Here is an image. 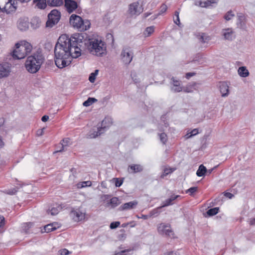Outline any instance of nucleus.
<instances>
[{
	"label": "nucleus",
	"mask_w": 255,
	"mask_h": 255,
	"mask_svg": "<svg viewBox=\"0 0 255 255\" xmlns=\"http://www.w3.org/2000/svg\"><path fill=\"white\" fill-rule=\"evenodd\" d=\"M33 224L31 222L25 223L22 225V228L25 233H27L29 229L31 227Z\"/></svg>",
	"instance_id": "32"
},
{
	"label": "nucleus",
	"mask_w": 255,
	"mask_h": 255,
	"mask_svg": "<svg viewBox=\"0 0 255 255\" xmlns=\"http://www.w3.org/2000/svg\"><path fill=\"white\" fill-rule=\"evenodd\" d=\"M131 251V249L125 250L122 251L116 254L115 255H124V253H127V252H129Z\"/></svg>",
	"instance_id": "48"
},
{
	"label": "nucleus",
	"mask_w": 255,
	"mask_h": 255,
	"mask_svg": "<svg viewBox=\"0 0 255 255\" xmlns=\"http://www.w3.org/2000/svg\"><path fill=\"white\" fill-rule=\"evenodd\" d=\"M158 232L161 235H165L171 238H174V234L171 229L170 225L161 223L157 227Z\"/></svg>",
	"instance_id": "8"
},
{
	"label": "nucleus",
	"mask_w": 255,
	"mask_h": 255,
	"mask_svg": "<svg viewBox=\"0 0 255 255\" xmlns=\"http://www.w3.org/2000/svg\"><path fill=\"white\" fill-rule=\"evenodd\" d=\"M207 172V169L203 165L199 166L198 169L197 171L196 174L199 177H202L205 175V173Z\"/></svg>",
	"instance_id": "25"
},
{
	"label": "nucleus",
	"mask_w": 255,
	"mask_h": 255,
	"mask_svg": "<svg viewBox=\"0 0 255 255\" xmlns=\"http://www.w3.org/2000/svg\"><path fill=\"white\" fill-rule=\"evenodd\" d=\"M197 84L195 82H193L192 84H190L189 85V87L191 88H194L196 86Z\"/></svg>",
	"instance_id": "54"
},
{
	"label": "nucleus",
	"mask_w": 255,
	"mask_h": 255,
	"mask_svg": "<svg viewBox=\"0 0 255 255\" xmlns=\"http://www.w3.org/2000/svg\"><path fill=\"white\" fill-rule=\"evenodd\" d=\"M86 212L80 208L72 210L70 212V216L75 222H80L85 219Z\"/></svg>",
	"instance_id": "9"
},
{
	"label": "nucleus",
	"mask_w": 255,
	"mask_h": 255,
	"mask_svg": "<svg viewBox=\"0 0 255 255\" xmlns=\"http://www.w3.org/2000/svg\"><path fill=\"white\" fill-rule=\"evenodd\" d=\"M49 120V116L45 115L41 118V120L43 122H47Z\"/></svg>",
	"instance_id": "52"
},
{
	"label": "nucleus",
	"mask_w": 255,
	"mask_h": 255,
	"mask_svg": "<svg viewBox=\"0 0 255 255\" xmlns=\"http://www.w3.org/2000/svg\"><path fill=\"white\" fill-rule=\"evenodd\" d=\"M196 75V73L195 72H189V73H187L186 74V75H185V77L187 78V79H189L190 77L194 76Z\"/></svg>",
	"instance_id": "49"
},
{
	"label": "nucleus",
	"mask_w": 255,
	"mask_h": 255,
	"mask_svg": "<svg viewBox=\"0 0 255 255\" xmlns=\"http://www.w3.org/2000/svg\"><path fill=\"white\" fill-rule=\"evenodd\" d=\"M32 49L31 44L25 40H22L15 45L12 56L15 59H21L25 58Z\"/></svg>",
	"instance_id": "4"
},
{
	"label": "nucleus",
	"mask_w": 255,
	"mask_h": 255,
	"mask_svg": "<svg viewBox=\"0 0 255 255\" xmlns=\"http://www.w3.org/2000/svg\"><path fill=\"white\" fill-rule=\"evenodd\" d=\"M0 223L1 225L4 223V218L2 216H0Z\"/></svg>",
	"instance_id": "53"
},
{
	"label": "nucleus",
	"mask_w": 255,
	"mask_h": 255,
	"mask_svg": "<svg viewBox=\"0 0 255 255\" xmlns=\"http://www.w3.org/2000/svg\"><path fill=\"white\" fill-rule=\"evenodd\" d=\"M106 127H100L97 129V131H94L93 133H91L89 135L91 138H95L98 136L101 135L102 133H103L105 131Z\"/></svg>",
	"instance_id": "21"
},
{
	"label": "nucleus",
	"mask_w": 255,
	"mask_h": 255,
	"mask_svg": "<svg viewBox=\"0 0 255 255\" xmlns=\"http://www.w3.org/2000/svg\"><path fill=\"white\" fill-rule=\"evenodd\" d=\"M17 192V189L15 188H13L11 189L6 190L5 191V193L7 194L12 195L15 194Z\"/></svg>",
	"instance_id": "41"
},
{
	"label": "nucleus",
	"mask_w": 255,
	"mask_h": 255,
	"mask_svg": "<svg viewBox=\"0 0 255 255\" xmlns=\"http://www.w3.org/2000/svg\"><path fill=\"white\" fill-rule=\"evenodd\" d=\"M238 17L240 20H242V19H244L245 18L244 16L243 15H239Z\"/></svg>",
	"instance_id": "59"
},
{
	"label": "nucleus",
	"mask_w": 255,
	"mask_h": 255,
	"mask_svg": "<svg viewBox=\"0 0 255 255\" xmlns=\"http://www.w3.org/2000/svg\"><path fill=\"white\" fill-rule=\"evenodd\" d=\"M238 73L240 76L246 77L249 76V72L245 67H241L239 68Z\"/></svg>",
	"instance_id": "24"
},
{
	"label": "nucleus",
	"mask_w": 255,
	"mask_h": 255,
	"mask_svg": "<svg viewBox=\"0 0 255 255\" xmlns=\"http://www.w3.org/2000/svg\"><path fill=\"white\" fill-rule=\"evenodd\" d=\"M121 202L119 199L114 197L111 199L110 202L108 203L109 206H111L112 208H115L120 205Z\"/></svg>",
	"instance_id": "22"
},
{
	"label": "nucleus",
	"mask_w": 255,
	"mask_h": 255,
	"mask_svg": "<svg viewBox=\"0 0 255 255\" xmlns=\"http://www.w3.org/2000/svg\"><path fill=\"white\" fill-rule=\"evenodd\" d=\"M59 212V207L57 206L56 207H52L50 209H49L48 211V213H50L51 215H56Z\"/></svg>",
	"instance_id": "33"
},
{
	"label": "nucleus",
	"mask_w": 255,
	"mask_h": 255,
	"mask_svg": "<svg viewBox=\"0 0 255 255\" xmlns=\"http://www.w3.org/2000/svg\"><path fill=\"white\" fill-rule=\"evenodd\" d=\"M60 226L59 224L57 223H53L45 226L43 229L42 230V232L49 233L56 230Z\"/></svg>",
	"instance_id": "15"
},
{
	"label": "nucleus",
	"mask_w": 255,
	"mask_h": 255,
	"mask_svg": "<svg viewBox=\"0 0 255 255\" xmlns=\"http://www.w3.org/2000/svg\"><path fill=\"white\" fill-rule=\"evenodd\" d=\"M60 12L56 9L51 10L48 15V20L46 23V26L52 27L58 23L60 18Z\"/></svg>",
	"instance_id": "7"
},
{
	"label": "nucleus",
	"mask_w": 255,
	"mask_h": 255,
	"mask_svg": "<svg viewBox=\"0 0 255 255\" xmlns=\"http://www.w3.org/2000/svg\"><path fill=\"white\" fill-rule=\"evenodd\" d=\"M136 216L138 219L140 218V217H139L138 215H136Z\"/></svg>",
	"instance_id": "64"
},
{
	"label": "nucleus",
	"mask_w": 255,
	"mask_h": 255,
	"mask_svg": "<svg viewBox=\"0 0 255 255\" xmlns=\"http://www.w3.org/2000/svg\"><path fill=\"white\" fill-rule=\"evenodd\" d=\"M175 170V168H166L164 170V173L162 176H166L170 173H171Z\"/></svg>",
	"instance_id": "40"
},
{
	"label": "nucleus",
	"mask_w": 255,
	"mask_h": 255,
	"mask_svg": "<svg viewBox=\"0 0 255 255\" xmlns=\"http://www.w3.org/2000/svg\"><path fill=\"white\" fill-rule=\"evenodd\" d=\"M128 11L131 15H138L142 12L143 8L138 2H133L129 5Z\"/></svg>",
	"instance_id": "12"
},
{
	"label": "nucleus",
	"mask_w": 255,
	"mask_h": 255,
	"mask_svg": "<svg viewBox=\"0 0 255 255\" xmlns=\"http://www.w3.org/2000/svg\"><path fill=\"white\" fill-rule=\"evenodd\" d=\"M59 253L61 255H67L69 254V252L68 251V250H67L66 249H63L60 250L59 251Z\"/></svg>",
	"instance_id": "46"
},
{
	"label": "nucleus",
	"mask_w": 255,
	"mask_h": 255,
	"mask_svg": "<svg viewBox=\"0 0 255 255\" xmlns=\"http://www.w3.org/2000/svg\"><path fill=\"white\" fill-rule=\"evenodd\" d=\"M98 70H96L94 72L92 73L89 77V80L91 83H94L96 79V77L98 75Z\"/></svg>",
	"instance_id": "35"
},
{
	"label": "nucleus",
	"mask_w": 255,
	"mask_h": 255,
	"mask_svg": "<svg viewBox=\"0 0 255 255\" xmlns=\"http://www.w3.org/2000/svg\"><path fill=\"white\" fill-rule=\"evenodd\" d=\"M150 14H151L150 13H145L144 14L145 17H146L148 16Z\"/></svg>",
	"instance_id": "61"
},
{
	"label": "nucleus",
	"mask_w": 255,
	"mask_h": 255,
	"mask_svg": "<svg viewBox=\"0 0 255 255\" xmlns=\"http://www.w3.org/2000/svg\"><path fill=\"white\" fill-rule=\"evenodd\" d=\"M65 6L67 11L71 13L78 7V4L73 0H65Z\"/></svg>",
	"instance_id": "13"
},
{
	"label": "nucleus",
	"mask_w": 255,
	"mask_h": 255,
	"mask_svg": "<svg viewBox=\"0 0 255 255\" xmlns=\"http://www.w3.org/2000/svg\"><path fill=\"white\" fill-rule=\"evenodd\" d=\"M183 91L185 92H187V93H189V92H191L192 91L191 90H189L188 89V87L186 88H184L183 89Z\"/></svg>",
	"instance_id": "56"
},
{
	"label": "nucleus",
	"mask_w": 255,
	"mask_h": 255,
	"mask_svg": "<svg viewBox=\"0 0 255 255\" xmlns=\"http://www.w3.org/2000/svg\"><path fill=\"white\" fill-rule=\"evenodd\" d=\"M4 145V142L2 140L1 138H0V147H2Z\"/></svg>",
	"instance_id": "58"
},
{
	"label": "nucleus",
	"mask_w": 255,
	"mask_h": 255,
	"mask_svg": "<svg viewBox=\"0 0 255 255\" xmlns=\"http://www.w3.org/2000/svg\"><path fill=\"white\" fill-rule=\"evenodd\" d=\"M218 212L219 208L215 207L208 210L207 213L209 216H211L216 215Z\"/></svg>",
	"instance_id": "31"
},
{
	"label": "nucleus",
	"mask_w": 255,
	"mask_h": 255,
	"mask_svg": "<svg viewBox=\"0 0 255 255\" xmlns=\"http://www.w3.org/2000/svg\"><path fill=\"white\" fill-rule=\"evenodd\" d=\"M198 133V130L197 128H195L193 129L190 133V135H189V133H187L186 134V136H187V138L190 137L192 136L195 135Z\"/></svg>",
	"instance_id": "44"
},
{
	"label": "nucleus",
	"mask_w": 255,
	"mask_h": 255,
	"mask_svg": "<svg viewBox=\"0 0 255 255\" xmlns=\"http://www.w3.org/2000/svg\"><path fill=\"white\" fill-rule=\"evenodd\" d=\"M70 139L69 138H64L61 141V144L63 146H66L68 145Z\"/></svg>",
	"instance_id": "47"
},
{
	"label": "nucleus",
	"mask_w": 255,
	"mask_h": 255,
	"mask_svg": "<svg viewBox=\"0 0 255 255\" xmlns=\"http://www.w3.org/2000/svg\"><path fill=\"white\" fill-rule=\"evenodd\" d=\"M10 72V64L8 63H3L0 64V79L8 76Z\"/></svg>",
	"instance_id": "11"
},
{
	"label": "nucleus",
	"mask_w": 255,
	"mask_h": 255,
	"mask_svg": "<svg viewBox=\"0 0 255 255\" xmlns=\"http://www.w3.org/2000/svg\"><path fill=\"white\" fill-rule=\"evenodd\" d=\"M167 9V6L165 4H162L160 8L159 12L158 14V15L163 14L165 12Z\"/></svg>",
	"instance_id": "39"
},
{
	"label": "nucleus",
	"mask_w": 255,
	"mask_h": 255,
	"mask_svg": "<svg viewBox=\"0 0 255 255\" xmlns=\"http://www.w3.org/2000/svg\"><path fill=\"white\" fill-rule=\"evenodd\" d=\"M69 22L74 28L80 31H84L88 30L90 28L91 25L89 20H84L81 16L74 14L71 15Z\"/></svg>",
	"instance_id": "5"
},
{
	"label": "nucleus",
	"mask_w": 255,
	"mask_h": 255,
	"mask_svg": "<svg viewBox=\"0 0 255 255\" xmlns=\"http://www.w3.org/2000/svg\"><path fill=\"white\" fill-rule=\"evenodd\" d=\"M138 203L136 201H133L129 202L126 203L123 205H121L119 207V210L124 211L127 210H129L134 208L137 205Z\"/></svg>",
	"instance_id": "14"
},
{
	"label": "nucleus",
	"mask_w": 255,
	"mask_h": 255,
	"mask_svg": "<svg viewBox=\"0 0 255 255\" xmlns=\"http://www.w3.org/2000/svg\"><path fill=\"white\" fill-rule=\"evenodd\" d=\"M159 138H160V141L163 144H165L166 142L167 141V134L165 133H164V132H162V133H161L160 134H159Z\"/></svg>",
	"instance_id": "36"
},
{
	"label": "nucleus",
	"mask_w": 255,
	"mask_h": 255,
	"mask_svg": "<svg viewBox=\"0 0 255 255\" xmlns=\"http://www.w3.org/2000/svg\"><path fill=\"white\" fill-rule=\"evenodd\" d=\"M97 101V100L94 98H89L87 100L83 103V106L88 107L93 103Z\"/></svg>",
	"instance_id": "30"
},
{
	"label": "nucleus",
	"mask_w": 255,
	"mask_h": 255,
	"mask_svg": "<svg viewBox=\"0 0 255 255\" xmlns=\"http://www.w3.org/2000/svg\"><path fill=\"white\" fill-rule=\"evenodd\" d=\"M248 223L251 226L255 225V218H251L248 221Z\"/></svg>",
	"instance_id": "50"
},
{
	"label": "nucleus",
	"mask_w": 255,
	"mask_h": 255,
	"mask_svg": "<svg viewBox=\"0 0 255 255\" xmlns=\"http://www.w3.org/2000/svg\"><path fill=\"white\" fill-rule=\"evenodd\" d=\"M92 182L91 181L80 182L76 184L77 188L81 189L86 187H90L92 186Z\"/></svg>",
	"instance_id": "26"
},
{
	"label": "nucleus",
	"mask_w": 255,
	"mask_h": 255,
	"mask_svg": "<svg viewBox=\"0 0 255 255\" xmlns=\"http://www.w3.org/2000/svg\"><path fill=\"white\" fill-rule=\"evenodd\" d=\"M83 34L75 33L70 38L66 34L61 35L58 38L54 48L55 63L60 69L70 64L72 58L81 55L79 46L82 44Z\"/></svg>",
	"instance_id": "1"
},
{
	"label": "nucleus",
	"mask_w": 255,
	"mask_h": 255,
	"mask_svg": "<svg viewBox=\"0 0 255 255\" xmlns=\"http://www.w3.org/2000/svg\"><path fill=\"white\" fill-rule=\"evenodd\" d=\"M178 197H179V196L177 195L176 196L172 197L170 198H169V199H167L165 201L164 204H163V205H162V206L160 207L159 208H161L162 207L167 206H169V205L172 204V202L174 200H175Z\"/></svg>",
	"instance_id": "29"
},
{
	"label": "nucleus",
	"mask_w": 255,
	"mask_h": 255,
	"mask_svg": "<svg viewBox=\"0 0 255 255\" xmlns=\"http://www.w3.org/2000/svg\"><path fill=\"white\" fill-rule=\"evenodd\" d=\"M179 11L178 10L175 11L174 14V17H173L174 22L178 25V26L180 24V19H179Z\"/></svg>",
	"instance_id": "34"
},
{
	"label": "nucleus",
	"mask_w": 255,
	"mask_h": 255,
	"mask_svg": "<svg viewBox=\"0 0 255 255\" xmlns=\"http://www.w3.org/2000/svg\"><path fill=\"white\" fill-rule=\"evenodd\" d=\"M16 6L14 0H0V10L7 13L14 11Z\"/></svg>",
	"instance_id": "6"
},
{
	"label": "nucleus",
	"mask_w": 255,
	"mask_h": 255,
	"mask_svg": "<svg viewBox=\"0 0 255 255\" xmlns=\"http://www.w3.org/2000/svg\"><path fill=\"white\" fill-rule=\"evenodd\" d=\"M36 6L39 9H44L47 6L46 0H34Z\"/></svg>",
	"instance_id": "20"
},
{
	"label": "nucleus",
	"mask_w": 255,
	"mask_h": 255,
	"mask_svg": "<svg viewBox=\"0 0 255 255\" xmlns=\"http://www.w3.org/2000/svg\"><path fill=\"white\" fill-rule=\"evenodd\" d=\"M197 187H192L187 190L186 193H189L190 196H193L194 194L197 191Z\"/></svg>",
	"instance_id": "37"
},
{
	"label": "nucleus",
	"mask_w": 255,
	"mask_h": 255,
	"mask_svg": "<svg viewBox=\"0 0 255 255\" xmlns=\"http://www.w3.org/2000/svg\"><path fill=\"white\" fill-rule=\"evenodd\" d=\"M148 216L145 215H142L140 217V218L143 219L144 220H146L147 219Z\"/></svg>",
	"instance_id": "57"
},
{
	"label": "nucleus",
	"mask_w": 255,
	"mask_h": 255,
	"mask_svg": "<svg viewBox=\"0 0 255 255\" xmlns=\"http://www.w3.org/2000/svg\"><path fill=\"white\" fill-rule=\"evenodd\" d=\"M83 42L80 48L85 45L86 48L93 55L101 56L106 52V45L104 41L101 38H91L88 39L85 38L83 35Z\"/></svg>",
	"instance_id": "2"
},
{
	"label": "nucleus",
	"mask_w": 255,
	"mask_h": 255,
	"mask_svg": "<svg viewBox=\"0 0 255 255\" xmlns=\"http://www.w3.org/2000/svg\"><path fill=\"white\" fill-rule=\"evenodd\" d=\"M120 225V222L119 221L117 222H113L110 224V228L111 229H116Z\"/></svg>",
	"instance_id": "42"
},
{
	"label": "nucleus",
	"mask_w": 255,
	"mask_h": 255,
	"mask_svg": "<svg viewBox=\"0 0 255 255\" xmlns=\"http://www.w3.org/2000/svg\"><path fill=\"white\" fill-rule=\"evenodd\" d=\"M224 195L229 199H231L234 196V195L230 192H225Z\"/></svg>",
	"instance_id": "51"
},
{
	"label": "nucleus",
	"mask_w": 255,
	"mask_h": 255,
	"mask_svg": "<svg viewBox=\"0 0 255 255\" xmlns=\"http://www.w3.org/2000/svg\"><path fill=\"white\" fill-rule=\"evenodd\" d=\"M142 167L139 164H132L128 166V172L135 173L142 171Z\"/></svg>",
	"instance_id": "18"
},
{
	"label": "nucleus",
	"mask_w": 255,
	"mask_h": 255,
	"mask_svg": "<svg viewBox=\"0 0 255 255\" xmlns=\"http://www.w3.org/2000/svg\"><path fill=\"white\" fill-rule=\"evenodd\" d=\"M63 3V0H47V4L52 6H60Z\"/></svg>",
	"instance_id": "23"
},
{
	"label": "nucleus",
	"mask_w": 255,
	"mask_h": 255,
	"mask_svg": "<svg viewBox=\"0 0 255 255\" xmlns=\"http://www.w3.org/2000/svg\"><path fill=\"white\" fill-rule=\"evenodd\" d=\"M173 82V87L171 88L172 91L174 92H180L183 90L182 87L180 86V82L175 80L174 78H172Z\"/></svg>",
	"instance_id": "17"
},
{
	"label": "nucleus",
	"mask_w": 255,
	"mask_h": 255,
	"mask_svg": "<svg viewBox=\"0 0 255 255\" xmlns=\"http://www.w3.org/2000/svg\"><path fill=\"white\" fill-rule=\"evenodd\" d=\"M225 38L228 40H232L233 35V32L231 29H227L224 33Z\"/></svg>",
	"instance_id": "28"
},
{
	"label": "nucleus",
	"mask_w": 255,
	"mask_h": 255,
	"mask_svg": "<svg viewBox=\"0 0 255 255\" xmlns=\"http://www.w3.org/2000/svg\"><path fill=\"white\" fill-rule=\"evenodd\" d=\"M168 255H177L176 253H174L173 252H171L168 254Z\"/></svg>",
	"instance_id": "60"
},
{
	"label": "nucleus",
	"mask_w": 255,
	"mask_h": 255,
	"mask_svg": "<svg viewBox=\"0 0 255 255\" xmlns=\"http://www.w3.org/2000/svg\"><path fill=\"white\" fill-rule=\"evenodd\" d=\"M44 60V57L41 53H35L27 57L25 63V68L29 73H35L40 69Z\"/></svg>",
	"instance_id": "3"
},
{
	"label": "nucleus",
	"mask_w": 255,
	"mask_h": 255,
	"mask_svg": "<svg viewBox=\"0 0 255 255\" xmlns=\"http://www.w3.org/2000/svg\"><path fill=\"white\" fill-rule=\"evenodd\" d=\"M220 92L223 97L226 96L229 94V86L227 82H221L219 84Z\"/></svg>",
	"instance_id": "16"
},
{
	"label": "nucleus",
	"mask_w": 255,
	"mask_h": 255,
	"mask_svg": "<svg viewBox=\"0 0 255 255\" xmlns=\"http://www.w3.org/2000/svg\"><path fill=\"white\" fill-rule=\"evenodd\" d=\"M114 179L115 180V186L116 187H119L122 185L123 183V180L120 179L119 178H114Z\"/></svg>",
	"instance_id": "43"
},
{
	"label": "nucleus",
	"mask_w": 255,
	"mask_h": 255,
	"mask_svg": "<svg viewBox=\"0 0 255 255\" xmlns=\"http://www.w3.org/2000/svg\"><path fill=\"white\" fill-rule=\"evenodd\" d=\"M106 120H107L105 119H104V120L102 121V125H103L104 124V123H106Z\"/></svg>",
	"instance_id": "62"
},
{
	"label": "nucleus",
	"mask_w": 255,
	"mask_h": 255,
	"mask_svg": "<svg viewBox=\"0 0 255 255\" xmlns=\"http://www.w3.org/2000/svg\"><path fill=\"white\" fill-rule=\"evenodd\" d=\"M200 39L202 41V42L205 43L206 42H207L209 39V37L207 36L205 34L203 33L202 35L201 36Z\"/></svg>",
	"instance_id": "45"
},
{
	"label": "nucleus",
	"mask_w": 255,
	"mask_h": 255,
	"mask_svg": "<svg viewBox=\"0 0 255 255\" xmlns=\"http://www.w3.org/2000/svg\"><path fill=\"white\" fill-rule=\"evenodd\" d=\"M218 0H207L206 1H200L199 5L202 7H208L212 6V4L217 3Z\"/></svg>",
	"instance_id": "19"
},
{
	"label": "nucleus",
	"mask_w": 255,
	"mask_h": 255,
	"mask_svg": "<svg viewBox=\"0 0 255 255\" xmlns=\"http://www.w3.org/2000/svg\"><path fill=\"white\" fill-rule=\"evenodd\" d=\"M123 61L126 64H129L132 59V53L129 47L123 49L122 54Z\"/></svg>",
	"instance_id": "10"
},
{
	"label": "nucleus",
	"mask_w": 255,
	"mask_h": 255,
	"mask_svg": "<svg viewBox=\"0 0 255 255\" xmlns=\"http://www.w3.org/2000/svg\"><path fill=\"white\" fill-rule=\"evenodd\" d=\"M234 14L232 13L231 10L229 11L224 16V18L227 20H229L232 19V17L234 16Z\"/></svg>",
	"instance_id": "38"
},
{
	"label": "nucleus",
	"mask_w": 255,
	"mask_h": 255,
	"mask_svg": "<svg viewBox=\"0 0 255 255\" xmlns=\"http://www.w3.org/2000/svg\"><path fill=\"white\" fill-rule=\"evenodd\" d=\"M71 172L72 173V174H73V175H74L75 174H76L77 173V171H76V168H72L70 170Z\"/></svg>",
	"instance_id": "55"
},
{
	"label": "nucleus",
	"mask_w": 255,
	"mask_h": 255,
	"mask_svg": "<svg viewBox=\"0 0 255 255\" xmlns=\"http://www.w3.org/2000/svg\"><path fill=\"white\" fill-rule=\"evenodd\" d=\"M154 27L153 26L147 27L143 32L145 37H148L154 32Z\"/></svg>",
	"instance_id": "27"
},
{
	"label": "nucleus",
	"mask_w": 255,
	"mask_h": 255,
	"mask_svg": "<svg viewBox=\"0 0 255 255\" xmlns=\"http://www.w3.org/2000/svg\"><path fill=\"white\" fill-rule=\"evenodd\" d=\"M213 169L209 170V173L210 174L212 172V171H213Z\"/></svg>",
	"instance_id": "63"
}]
</instances>
